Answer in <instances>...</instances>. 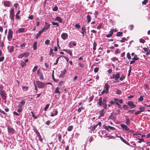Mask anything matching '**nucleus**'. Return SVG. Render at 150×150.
I'll list each match as a JSON object with an SVG mask.
<instances>
[{"label":"nucleus","instance_id":"1","mask_svg":"<svg viewBox=\"0 0 150 150\" xmlns=\"http://www.w3.org/2000/svg\"><path fill=\"white\" fill-rule=\"evenodd\" d=\"M120 73L119 72H117L115 74H113L112 76H110V79H114L116 81L115 82H113L115 83H117L118 81H117L119 78H120Z\"/></svg>","mask_w":150,"mask_h":150},{"label":"nucleus","instance_id":"2","mask_svg":"<svg viewBox=\"0 0 150 150\" xmlns=\"http://www.w3.org/2000/svg\"><path fill=\"white\" fill-rule=\"evenodd\" d=\"M14 8H12L10 10V18L13 21H14Z\"/></svg>","mask_w":150,"mask_h":150},{"label":"nucleus","instance_id":"3","mask_svg":"<svg viewBox=\"0 0 150 150\" xmlns=\"http://www.w3.org/2000/svg\"><path fill=\"white\" fill-rule=\"evenodd\" d=\"M36 85L40 88H43L45 87V84L39 81H36Z\"/></svg>","mask_w":150,"mask_h":150},{"label":"nucleus","instance_id":"4","mask_svg":"<svg viewBox=\"0 0 150 150\" xmlns=\"http://www.w3.org/2000/svg\"><path fill=\"white\" fill-rule=\"evenodd\" d=\"M0 94L3 100H5L6 99V96L5 91L0 90Z\"/></svg>","mask_w":150,"mask_h":150},{"label":"nucleus","instance_id":"5","mask_svg":"<svg viewBox=\"0 0 150 150\" xmlns=\"http://www.w3.org/2000/svg\"><path fill=\"white\" fill-rule=\"evenodd\" d=\"M13 32L11 29H9L8 30V39L9 40H11L13 37Z\"/></svg>","mask_w":150,"mask_h":150},{"label":"nucleus","instance_id":"6","mask_svg":"<svg viewBox=\"0 0 150 150\" xmlns=\"http://www.w3.org/2000/svg\"><path fill=\"white\" fill-rule=\"evenodd\" d=\"M107 101V97H105L103 99V102L102 105H103V107L104 109H106L107 107L106 103Z\"/></svg>","mask_w":150,"mask_h":150},{"label":"nucleus","instance_id":"7","mask_svg":"<svg viewBox=\"0 0 150 150\" xmlns=\"http://www.w3.org/2000/svg\"><path fill=\"white\" fill-rule=\"evenodd\" d=\"M127 104L129 106L130 109L133 108L136 106V105H134L133 102L131 101H129L128 102Z\"/></svg>","mask_w":150,"mask_h":150},{"label":"nucleus","instance_id":"8","mask_svg":"<svg viewBox=\"0 0 150 150\" xmlns=\"http://www.w3.org/2000/svg\"><path fill=\"white\" fill-rule=\"evenodd\" d=\"M25 102L24 100H22L19 103L18 105V107L19 108H21L25 105Z\"/></svg>","mask_w":150,"mask_h":150},{"label":"nucleus","instance_id":"9","mask_svg":"<svg viewBox=\"0 0 150 150\" xmlns=\"http://www.w3.org/2000/svg\"><path fill=\"white\" fill-rule=\"evenodd\" d=\"M37 75L39 76L40 78L42 80H43L44 77L42 74V72H40V69H39L37 71Z\"/></svg>","mask_w":150,"mask_h":150},{"label":"nucleus","instance_id":"10","mask_svg":"<svg viewBox=\"0 0 150 150\" xmlns=\"http://www.w3.org/2000/svg\"><path fill=\"white\" fill-rule=\"evenodd\" d=\"M121 127L123 130H125L127 131H128L129 130V128L127 126L124 124H121Z\"/></svg>","mask_w":150,"mask_h":150},{"label":"nucleus","instance_id":"11","mask_svg":"<svg viewBox=\"0 0 150 150\" xmlns=\"http://www.w3.org/2000/svg\"><path fill=\"white\" fill-rule=\"evenodd\" d=\"M8 130L9 132L11 134H13L14 133V130L13 129L9 126L8 127Z\"/></svg>","mask_w":150,"mask_h":150},{"label":"nucleus","instance_id":"12","mask_svg":"<svg viewBox=\"0 0 150 150\" xmlns=\"http://www.w3.org/2000/svg\"><path fill=\"white\" fill-rule=\"evenodd\" d=\"M68 35L67 33H63L61 35V37L63 40H65L68 38Z\"/></svg>","mask_w":150,"mask_h":150},{"label":"nucleus","instance_id":"13","mask_svg":"<svg viewBox=\"0 0 150 150\" xmlns=\"http://www.w3.org/2000/svg\"><path fill=\"white\" fill-rule=\"evenodd\" d=\"M102 98L100 97L98 99V101L97 102V104L98 105L101 106L102 105Z\"/></svg>","mask_w":150,"mask_h":150},{"label":"nucleus","instance_id":"14","mask_svg":"<svg viewBox=\"0 0 150 150\" xmlns=\"http://www.w3.org/2000/svg\"><path fill=\"white\" fill-rule=\"evenodd\" d=\"M110 86L109 85L108 83H106L105 84V86H104V88L105 89V90H106L107 92H108V91L109 88H110Z\"/></svg>","mask_w":150,"mask_h":150},{"label":"nucleus","instance_id":"15","mask_svg":"<svg viewBox=\"0 0 150 150\" xmlns=\"http://www.w3.org/2000/svg\"><path fill=\"white\" fill-rule=\"evenodd\" d=\"M113 29H111L110 31L109 32L110 33L107 34L106 35V37L107 38L111 37L113 33Z\"/></svg>","mask_w":150,"mask_h":150},{"label":"nucleus","instance_id":"16","mask_svg":"<svg viewBox=\"0 0 150 150\" xmlns=\"http://www.w3.org/2000/svg\"><path fill=\"white\" fill-rule=\"evenodd\" d=\"M55 20L58 21L59 23H62V18L59 16L56 17L55 18Z\"/></svg>","mask_w":150,"mask_h":150},{"label":"nucleus","instance_id":"17","mask_svg":"<svg viewBox=\"0 0 150 150\" xmlns=\"http://www.w3.org/2000/svg\"><path fill=\"white\" fill-rule=\"evenodd\" d=\"M125 120L126 121V124L128 125H129L130 123V121L127 116H125Z\"/></svg>","mask_w":150,"mask_h":150},{"label":"nucleus","instance_id":"18","mask_svg":"<svg viewBox=\"0 0 150 150\" xmlns=\"http://www.w3.org/2000/svg\"><path fill=\"white\" fill-rule=\"evenodd\" d=\"M105 113V112L104 111V110L103 109L100 110L99 112L100 114V117H102L104 115V114Z\"/></svg>","mask_w":150,"mask_h":150},{"label":"nucleus","instance_id":"19","mask_svg":"<svg viewBox=\"0 0 150 150\" xmlns=\"http://www.w3.org/2000/svg\"><path fill=\"white\" fill-rule=\"evenodd\" d=\"M66 72V69H64L63 71H62L61 73L59 75V76L60 77H62L65 74Z\"/></svg>","mask_w":150,"mask_h":150},{"label":"nucleus","instance_id":"20","mask_svg":"<svg viewBox=\"0 0 150 150\" xmlns=\"http://www.w3.org/2000/svg\"><path fill=\"white\" fill-rule=\"evenodd\" d=\"M63 51L66 52L67 53L69 54L70 56H71L72 54L71 51L69 50L64 49Z\"/></svg>","mask_w":150,"mask_h":150},{"label":"nucleus","instance_id":"21","mask_svg":"<svg viewBox=\"0 0 150 150\" xmlns=\"http://www.w3.org/2000/svg\"><path fill=\"white\" fill-rule=\"evenodd\" d=\"M119 137H120L121 141L122 142H123L124 143L128 145H129V143L128 142H127V141L125 140L121 136H120Z\"/></svg>","mask_w":150,"mask_h":150},{"label":"nucleus","instance_id":"22","mask_svg":"<svg viewBox=\"0 0 150 150\" xmlns=\"http://www.w3.org/2000/svg\"><path fill=\"white\" fill-rule=\"evenodd\" d=\"M37 42L36 41L33 44V48L34 50H36L37 49Z\"/></svg>","mask_w":150,"mask_h":150},{"label":"nucleus","instance_id":"23","mask_svg":"<svg viewBox=\"0 0 150 150\" xmlns=\"http://www.w3.org/2000/svg\"><path fill=\"white\" fill-rule=\"evenodd\" d=\"M25 31V28H21L18 29V33H21L24 32Z\"/></svg>","mask_w":150,"mask_h":150},{"label":"nucleus","instance_id":"24","mask_svg":"<svg viewBox=\"0 0 150 150\" xmlns=\"http://www.w3.org/2000/svg\"><path fill=\"white\" fill-rule=\"evenodd\" d=\"M87 22L89 23L91 21V16L89 15H88L86 17Z\"/></svg>","mask_w":150,"mask_h":150},{"label":"nucleus","instance_id":"25","mask_svg":"<svg viewBox=\"0 0 150 150\" xmlns=\"http://www.w3.org/2000/svg\"><path fill=\"white\" fill-rule=\"evenodd\" d=\"M50 26V24H49L47 22H45V25L44 27L46 29V30H47Z\"/></svg>","mask_w":150,"mask_h":150},{"label":"nucleus","instance_id":"26","mask_svg":"<svg viewBox=\"0 0 150 150\" xmlns=\"http://www.w3.org/2000/svg\"><path fill=\"white\" fill-rule=\"evenodd\" d=\"M139 109L140 110V111L142 112L144 111L145 110V108L142 106H141L139 108Z\"/></svg>","mask_w":150,"mask_h":150},{"label":"nucleus","instance_id":"27","mask_svg":"<svg viewBox=\"0 0 150 150\" xmlns=\"http://www.w3.org/2000/svg\"><path fill=\"white\" fill-rule=\"evenodd\" d=\"M139 59V57H137V56L136 54H135L134 55V57L132 58V59L134 60H137Z\"/></svg>","mask_w":150,"mask_h":150},{"label":"nucleus","instance_id":"28","mask_svg":"<svg viewBox=\"0 0 150 150\" xmlns=\"http://www.w3.org/2000/svg\"><path fill=\"white\" fill-rule=\"evenodd\" d=\"M97 44L96 42H94L93 43V50L95 51L96 49V46Z\"/></svg>","mask_w":150,"mask_h":150},{"label":"nucleus","instance_id":"29","mask_svg":"<svg viewBox=\"0 0 150 150\" xmlns=\"http://www.w3.org/2000/svg\"><path fill=\"white\" fill-rule=\"evenodd\" d=\"M37 136L39 138V140L40 141V142H42L43 139L42 138V137L40 134H38L37 135Z\"/></svg>","mask_w":150,"mask_h":150},{"label":"nucleus","instance_id":"30","mask_svg":"<svg viewBox=\"0 0 150 150\" xmlns=\"http://www.w3.org/2000/svg\"><path fill=\"white\" fill-rule=\"evenodd\" d=\"M121 93V91L120 89H118L116 91V93L118 95H120Z\"/></svg>","mask_w":150,"mask_h":150},{"label":"nucleus","instance_id":"31","mask_svg":"<svg viewBox=\"0 0 150 150\" xmlns=\"http://www.w3.org/2000/svg\"><path fill=\"white\" fill-rule=\"evenodd\" d=\"M4 5L6 6H9L10 5V3L9 1H6L4 2Z\"/></svg>","mask_w":150,"mask_h":150},{"label":"nucleus","instance_id":"32","mask_svg":"<svg viewBox=\"0 0 150 150\" xmlns=\"http://www.w3.org/2000/svg\"><path fill=\"white\" fill-rule=\"evenodd\" d=\"M14 49V47L13 46H11L10 47V49L9 50L8 52L10 53H11L13 52Z\"/></svg>","mask_w":150,"mask_h":150},{"label":"nucleus","instance_id":"33","mask_svg":"<svg viewBox=\"0 0 150 150\" xmlns=\"http://www.w3.org/2000/svg\"><path fill=\"white\" fill-rule=\"evenodd\" d=\"M122 34V32H117L116 34V35L117 37L121 36Z\"/></svg>","mask_w":150,"mask_h":150},{"label":"nucleus","instance_id":"34","mask_svg":"<svg viewBox=\"0 0 150 150\" xmlns=\"http://www.w3.org/2000/svg\"><path fill=\"white\" fill-rule=\"evenodd\" d=\"M73 127L72 125L70 126L68 128L67 130L69 132L71 131L73 129Z\"/></svg>","mask_w":150,"mask_h":150},{"label":"nucleus","instance_id":"35","mask_svg":"<svg viewBox=\"0 0 150 150\" xmlns=\"http://www.w3.org/2000/svg\"><path fill=\"white\" fill-rule=\"evenodd\" d=\"M42 33V32L40 30L38 33L37 35L36 36V37H35V38H36V39H37L39 37V36H40V34Z\"/></svg>","mask_w":150,"mask_h":150},{"label":"nucleus","instance_id":"36","mask_svg":"<svg viewBox=\"0 0 150 150\" xmlns=\"http://www.w3.org/2000/svg\"><path fill=\"white\" fill-rule=\"evenodd\" d=\"M127 40V39L125 38L124 37L122 38L121 40H120V41L121 42H124L125 41Z\"/></svg>","mask_w":150,"mask_h":150},{"label":"nucleus","instance_id":"37","mask_svg":"<svg viewBox=\"0 0 150 150\" xmlns=\"http://www.w3.org/2000/svg\"><path fill=\"white\" fill-rule=\"evenodd\" d=\"M122 108L124 110H127L129 108V107L127 105H124L122 107Z\"/></svg>","mask_w":150,"mask_h":150},{"label":"nucleus","instance_id":"38","mask_svg":"<svg viewBox=\"0 0 150 150\" xmlns=\"http://www.w3.org/2000/svg\"><path fill=\"white\" fill-rule=\"evenodd\" d=\"M55 93H60V92L59 91V87H57L56 88L55 91Z\"/></svg>","mask_w":150,"mask_h":150},{"label":"nucleus","instance_id":"39","mask_svg":"<svg viewBox=\"0 0 150 150\" xmlns=\"http://www.w3.org/2000/svg\"><path fill=\"white\" fill-rule=\"evenodd\" d=\"M138 100L140 101H142L143 100V96H141L138 99Z\"/></svg>","mask_w":150,"mask_h":150},{"label":"nucleus","instance_id":"40","mask_svg":"<svg viewBox=\"0 0 150 150\" xmlns=\"http://www.w3.org/2000/svg\"><path fill=\"white\" fill-rule=\"evenodd\" d=\"M102 25V23H100L99 24L98 26L97 27V29H101Z\"/></svg>","mask_w":150,"mask_h":150},{"label":"nucleus","instance_id":"41","mask_svg":"<svg viewBox=\"0 0 150 150\" xmlns=\"http://www.w3.org/2000/svg\"><path fill=\"white\" fill-rule=\"evenodd\" d=\"M106 90L105 89L103 90L101 93V95H102L104 94L105 93L106 94H108V92H107Z\"/></svg>","mask_w":150,"mask_h":150},{"label":"nucleus","instance_id":"42","mask_svg":"<svg viewBox=\"0 0 150 150\" xmlns=\"http://www.w3.org/2000/svg\"><path fill=\"white\" fill-rule=\"evenodd\" d=\"M127 58L129 59H131V57L130 56V54L129 52H128L127 53Z\"/></svg>","mask_w":150,"mask_h":150},{"label":"nucleus","instance_id":"43","mask_svg":"<svg viewBox=\"0 0 150 150\" xmlns=\"http://www.w3.org/2000/svg\"><path fill=\"white\" fill-rule=\"evenodd\" d=\"M21 67H23L26 65V64L23 61H22L21 62Z\"/></svg>","mask_w":150,"mask_h":150},{"label":"nucleus","instance_id":"44","mask_svg":"<svg viewBox=\"0 0 150 150\" xmlns=\"http://www.w3.org/2000/svg\"><path fill=\"white\" fill-rule=\"evenodd\" d=\"M29 52H25L23 54L24 57H26L29 55Z\"/></svg>","mask_w":150,"mask_h":150},{"label":"nucleus","instance_id":"45","mask_svg":"<svg viewBox=\"0 0 150 150\" xmlns=\"http://www.w3.org/2000/svg\"><path fill=\"white\" fill-rule=\"evenodd\" d=\"M50 106V104H47V105H46V106H45V108H44V110L45 111H46L47 110V109L48 108H49V106Z\"/></svg>","mask_w":150,"mask_h":150},{"label":"nucleus","instance_id":"46","mask_svg":"<svg viewBox=\"0 0 150 150\" xmlns=\"http://www.w3.org/2000/svg\"><path fill=\"white\" fill-rule=\"evenodd\" d=\"M58 137L59 141L60 142L62 139V135L61 134H58Z\"/></svg>","mask_w":150,"mask_h":150},{"label":"nucleus","instance_id":"47","mask_svg":"<svg viewBox=\"0 0 150 150\" xmlns=\"http://www.w3.org/2000/svg\"><path fill=\"white\" fill-rule=\"evenodd\" d=\"M109 129L111 130H115V128L112 127H111L109 125L108 126V129Z\"/></svg>","mask_w":150,"mask_h":150},{"label":"nucleus","instance_id":"48","mask_svg":"<svg viewBox=\"0 0 150 150\" xmlns=\"http://www.w3.org/2000/svg\"><path fill=\"white\" fill-rule=\"evenodd\" d=\"M31 113L32 114L33 117L35 119H36L37 118V117L36 116H35L33 112L32 111L31 112Z\"/></svg>","mask_w":150,"mask_h":150},{"label":"nucleus","instance_id":"49","mask_svg":"<svg viewBox=\"0 0 150 150\" xmlns=\"http://www.w3.org/2000/svg\"><path fill=\"white\" fill-rule=\"evenodd\" d=\"M52 24L53 25H56L57 27L59 26V24L57 22H52Z\"/></svg>","mask_w":150,"mask_h":150},{"label":"nucleus","instance_id":"50","mask_svg":"<svg viewBox=\"0 0 150 150\" xmlns=\"http://www.w3.org/2000/svg\"><path fill=\"white\" fill-rule=\"evenodd\" d=\"M138 139L139 140L138 141V142L139 143H141L142 142L144 141V139L143 138L141 139L138 138Z\"/></svg>","mask_w":150,"mask_h":150},{"label":"nucleus","instance_id":"51","mask_svg":"<svg viewBox=\"0 0 150 150\" xmlns=\"http://www.w3.org/2000/svg\"><path fill=\"white\" fill-rule=\"evenodd\" d=\"M119 78L120 80V81H122L125 79V77L124 76L122 75V76L121 77H120Z\"/></svg>","mask_w":150,"mask_h":150},{"label":"nucleus","instance_id":"52","mask_svg":"<svg viewBox=\"0 0 150 150\" xmlns=\"http://www.w3.org/2000/svg\"><path fill=\"white\" fill-rule=\"evenodd\" d=\"M148 1V0H144L142 2V3L143 5H145L147 3Z\"/></svg>","mask_w":150,"mask_h":150},{"label":"nucleus","instance_id":"53","mask_svg":"<svg viewBox=\"0 0 150 150\" xmlns=\"http://www.w3.org/2000/svg\"><path fill=\"white\" fill-rule=\"evenodd\" d=\"M58 8L57 6H55L52 9L54 11H56L58 10Z\"/></svg>","mask_w":150,"mask_h":150},{"label":"nucleus","instance_id":"54","mask_svg":"<svg viewBox=\"0 0 150 150\" xmlns=\"http://www.w3.org/2000/svg\"><path fill=\"white\" fill-rule=\"evenodd\" d=\"M81 30L82 31L85 32V33H86V28L85 26H82L81 28Z\"/></svg>","mask_w":150,"mask_h":150},{"label":"nucleus","instance_id":"55","mask_svg":"<svg viewBox=\"0 0 150 150\" xmlns=\"http://www.w3.org/2000/svg\"><path fill=\"white\" fill-rule=\"evenodd\" d=\"M50 40H47L45 42V43L46 45H49L50 43Z\"/></svg>","mask_w":150,"mask_h":150},{"label":"nucleus","instance_id":"56","mask_svg":"<svg viewBox=\"0 0 150 150\" xmlns=\"http://www.w3.org/2000/svg\"><path fill=\"white\" fill-rule=\"evenodd\" d=\"M115 104L117 105L118 108H121V105L120 104L118 103L117 102H115Z\"/></svg>","mask_w":150,"mask_h":150},{"label":"nucleus","instance_id":"57","mask_svg":"<svg viewBox=\"0 0 150 150\" xmlns=\"http://www.w3.org/2000/svg\"><path fill=\"white\" fill-rule=\"evenodd\" d=\"M83 109V107L82 106H81L80 108H79L78 110V112H80Z\"/></svg>","mask_w":150,"mask_h":150},{"label":"nucleus","instance_id":"58","mask_svg":"<svg viewBox=\"0 0 150 150\" xmlns=\"http://www.w3.org/2000/svg\"><path fill=\"white\" fill-rule=\"evenodd\" d=\"M34 131L35 133L37 134V135L38 134H39L40 133L36 129H34Z\"/></svg>","mask_w":150,"mask_h":150},{"label":"nucleus","instance_id":"59","mask_svg":"<svg viewBox=\"0 0 150 150\" xmlns=\"http://www.w3.org/2000/svg\"><path fill=\"white\" fill-rule=\"evenodd\" d=\"M37 68H38V66H35V67H34V68H33V70H32L33 71V72L37 70Z\"/></svg>","mask_w":150,"mask_h":150},{"label":"nucleus","instance_id":"60","mask_svg":"<svg viewBox=\"0 0 150 150\" xmlns=\"http://www.w3.org/2000/svg\"><path fill=\"white\" fill-rule=\"evenodd\" d=\"M140 42L142 43H144L145 42V41L144 40L142 39H140L139 40Z\"/></svg>","mask_w":150,"mask_h":150},{"label":"nucleus","instance_id":"61","mask_svg":"<svg viewBox=\"0 0 150 150\" xmlns=\"http://www.w3.org/2000/svg\"><path fill=\"white\" fill-rule=\"evenodd\" d=\"M98 70L99 68L97 67H96L94 69V72L95 73L97 72L98 71Z\"/></svg>","mask_w":150,"mask_h":150},{"label":"nucleus","instance_id":"62","mask_svg":"<svg viewBox=\"0 0 150 150\" xmlns=\"http://www.w3.org/2000/svg\"><path fill=\"white\" fill-rule=\"evenodd\" d=\"M4 46V43L3 41L0 43V46L2 47Z\"/></svg>","mask_w":150,"mask_h":150},{"label":"nucleus","instance_id":"63","mask_svg":"<svg viewBox=\"0 0 150 150\" xmlns=\"http://www.w3.org/2000/svg\"><path fill=\"white\" fill-rule=\"evenodd\" d=\"M75 27L78 28H79L81 27V26L79 24H76L75 25Z\"/></svg>","mask_w":150,"mask_h":150},{"label":"nucleus","instance_id":"64","mask_svg":"<svg viewBox=\"0 0 150 150\" xmlns=\"http://www.w3.org/2000/svg\"><path fill=\"white\" fill-rule=\"evenodd\" d=\"M141 112L140 111V110L137 111L135 112V115H138Z\"/></svg>","mask_w":150,"mask_h":150}]
</instances>
